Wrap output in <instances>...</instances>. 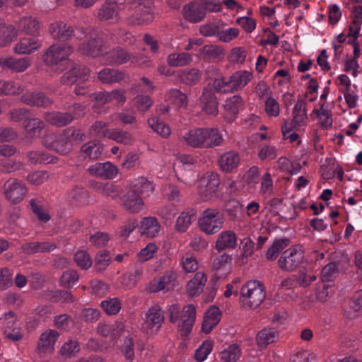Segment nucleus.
<instances>
[{
	"mask_svg": "<svg viewBox=\"0 0 362 362\" xmlns=\"http://www.w3.org/2000/svg\"><path fill=\"white\" fill-rule=\"evenodd\" d=\"M196 220V211L194 209L183 211L177 217L175 224L176 230L185 232L187 230L193 221Z\"/></svg>",
	"mask_w": 362,
	"mask_h": 362,
	"instance_id": "obj_44",
	"label": "nucleus"
},
{
	"mask_svg": "<svg viewBox=\"0 0 362 362\" xmlns=\"http://www.w3.org/2000/svg\"><path fill=\"white\" fill-rule=\"evenodd\" d=\"M166 100L177 107H185L187 105V97L178 89H171L165 95Z\"/></svg>",
	"mask_w": 362,
	"mask_h": 362,
	"instance_id": "obj_50",
	"label": "nucleus"
},
{
	"mask_svg": "<svg viewBox=\"0 0 362 362\" xmlns=\"http://www.w3.org/2000/svg\"><path fill=\"white\" fill-rule=\"evenodd\" d=\"M240 294L242 306L245 309H255L265 299V287L259 281H248L241 287Z\"/></svg>",
	"mask_w": 362,
	"mask_h": 362,
	"instance_id": "obj_3",
	"label": "nucleus"
},
{
	"mask_svg": "<svg viewBox=\"0 0 362 362\" xmlns=\"http://www.w3.org/2000/svg\"><path fill=\"white\" fill-rule=\"evenodd\" d=\"M177 278L176 274L172 271H166L163 275L154 278L149 284L148 289L151 293L160 291H169L173 288Z\"/></svg>",
	"mask_w": 362,
	"mask_h": 362,
	"instance_id": "obj_15",
	"label": "nucleus"
},
{
	"mask_svg": "<svg viewBox=\"0 0 362 362\" xmlns=\"http://www.w3.org/2000/svg\"><path fill=\"white\" fill-rule=\"evenodd\" d=\"M110 256L107 250H100L95 257V267L97 271H103L109 265Z\"/></svg>",
	"mask_w": 362,
	"mask_h": 362,
	"instance_id": "obj_64",
	"label": "nucleus"
},
{
	"mask_svg": "<svg viewBox=\"0 0 362 362\" xmlns=\"http://www.w3.org/2000/svg\"><path fill=\"white\" fill-rule=\"evenodd\" d=\"M241 356V349L237 344H232L227 346L220 354L221 360L223 362H236Z\"/></svg>",
	"mask_w": 362,
	"mask_h": 362,
	"instance_id": "obj_48",
	"label": "nucleus"
},
{
	"mask_svg": "<svg viewBox=\"0 0 362 362\" xmlns=\"http://www.w3.org/2000/svg\"><path fill=\"white\" fill-rule=\"evenodd\" d=\"M27 189L22 181L16 179H11L4 184V195L6 199L11 204H18L21 202L25 194Z\"/></svg>",
	"mask_w": 362,
	"mask_h": 362,
	"instance_id": "obj_11",
	"label": "nucleus"
},
{
	"mask_svg": "<svg viewBox=\"0 0 362 362\" xmlns=\"http://www.w3.org/2000/svg\"><path fill=\"white\" fill-rule=\"evenodd\" d=\"M56 248V244L49 241L28 242L23 243L21 246L23 252L26 255H33L39 252H50Z\"/></svg>",
	"mask_w": 362,
	"mask_h": 362,
	"instance_id": "obj_26",
	"label": "nucleus"
},
{
	"mask_svg": "<svg viewBox=\"0 0 362 362\" xmlns=\"http://www.w3.org/2000/svg\"><path fill=\"white\" fill-rule=\"evenodd\" d=\"M95 187L98 192L112 199H116L122 194V189L113 183L97 182Z\"/></svg>",
	"mask_w": 362,
	"mask_h": 362,
	"instance_id": "obj_47",
	"label": "nucleus"
},
{
	"mask_svg": "<svg viewBox=\"0 0 362 362\" xmlns=\"http://www.w3.org/2000/svg\"><path fill=\"white\" fill-rule=\"evenodd\" d=\"M103 40L95 35L91 37L87 42L81 44L79 50L83 54L96 57L103 55Z\"/></svg>",
	"mask_w": 362,
	"mask_h": 362,
	"instance_id": "obj_24",
	"label": "nucleus"
},
{
	"mask_svg": "<svg viewBox=\"0 0 362 362\" xmlns=\"http://www.w3.org/2000/svg\"><path fill=\"white\" fill-rule=\"evenodd\" d=\"M125 74L115 69L104 68L98 73V78L102 83L110 84L124 80Z\"/></svg>",
	"mask_w": 362,
	"mask_h": 362,
	"instance_id": "obj_34",
	"label": "nucleus"
},
{
	"mask_svg": "<svg viewBox=\"0 0 362 362\" xmlns=\"http://www.w3.org/2000/svg\"><path fill=\"white\" fill-rule=\"evenodd\" d=\"M103 57L110 65H121L129 62L131 53L125 49L117 46L103 54Z\"/></svg>",
	"mask_w": 362,
	"mask_h": 362,
	"instance_id": "obj_20",
	"label": "nucleus"
},
{
	"mask_svg": "<svg viewBox=\"0 0 362 362\" xmlns=\"http://www.w3.org/2000/svg\"><path fill=\"white\" fill-rule=\"evenodd\" d=\"M43 144L46 148L62 155L68 153L71 149V144L63 133L47 135L43 140Z\"/></svg>",
	"mask_w": 362,
	"mask_h": 362,
	"instance_id": "obj_14",
	"label": "nucleus"
},
{
	"mask_svg": "<svg viewBox=\"0 0 362 362\" xmlns=\"http://www.w3.org/2000/svg\"><path fill=\"white\" fill-rule=\"evenodd\" d=\"M165 320L162 308L155 304L150 307L145 314L144 327L151 333H157Z\"/></svg>",
	"mask_w": 362,
	"mask_h": 362,
	"instance_id": "obj_10",
	"label": "nucleus"
},
{
	"mask_svg": "<svg viewBox=\"0 0 362 362\" xmlns=\"http://www.w3.org/2000/svg\"><path fill=\"white\" fill-rule=\"evenodd\" d=\"M278 338L279 332L274 328H264L257 334L256 341L259 347L265 348Z\"/></svg>",
	"mask_w": 362,
	"mask_h": 362,
	"instance_id": "obj_38",
	"label": "nucleus"
},
{
	"mask_svg": "<svg viewBox=\"0 0 362 362\" xmlns=\"http://www.w3.org/2000/svg\"><path fill=\"white\" fill-rule=\"evenodd\" d=\"M48 31L54 40L66 41L75 36L74 28L62 21H56L50 23Z\"/></svg>",
	"mask_w": 362,
	"mask_h": 362,
	"instance_id": "obj_16",
	"label": "nucleus"
},
{
	"mask_svg": "<svg viewBox=\"0 0 362 362\" xmlns=\"http://www.w3.org/2000/svg\"><path fill=\"white\" fill-rule=\"evenodd\" d=\"M134 105L139 112H146L153 105V100L148 95H138L134 100Z\"/></svg>",
	"mask_w": 362,
	"mask_h": 362,
	"instance_id": "obj_62",
	"label": "nucleus"
},
{
	"mask_svg": "<svg viewBox=\"0 0 362 362\" xmlns=\"http://www.w3.org/2000/svg\"><path fill=\"white\" fill-rule=\"evenodd\" d=\"M144 205L142 197L132 189L122 197V206L124 209L130 214L139 213Z\"/></svg>",
	"mask_w": 362,
	"mask_h": 362,
	"instance_id": "obj_21",
	"label": "nucleus"
},
{
	"mask_svg": "<svg viewBox=\"0 0 362 362\" xmlns=\"http://www.w3.org/2000/svg\"><path fill=\"white\" fill-rule=\"evenodd\" d=\"M21 101L29 106L48 108L53 104V100L44 92L35 90L26 91L21 97Z\"/></svg>",
	"mask_w": 362,
	"mask_h": 362,
	"instance_id": "obj_12",
	"label": "nucleus"
},
{
	"mask_svg": "<svg viewBox=\"0 0 362 362\" xmlns=\"http://www.w3.org/2000/svg\"><path fill=\"white\" fill-rule=\"evenodd\" d=\"M17 33L36 36L40 28V22L31 16H21L15 21Z\"/></svg>",
	"mask_w": 362,
	"mask_h": 362,
	"instance_id": "obj_19",
	"label": "nucleus"
},
{
	"mask_svg": "<svg viewBox=\"0 0 362 362\" xmlns=\"http://www.w3.org/2000/svg\"><path fill=\"white\" fill-rule=\"evenodd\" d=\"M362 308V290H359L349 300L348 306L344 308V316L350 320L359 316V312Z\"/></svg>",
	"mask_w": 362,
	"mask_h": 362,
	"instance_id": "obj_33",
	"label": "nucleus"
},
{
	"mask_svg": "<svg viewBox=\"0 0 362 362\" xmlns=\"http://www.w3.org/2000/svg\"><path fill=\"white\" fill-rule=\"evenodd\" d=\"M45 124L43 121L39 118H29L23 124L24 129L29 137L35 138L40 135L42 130L44 129Z\"/></svg>",
	"mask_w": 362,
	"mask_h": 362,
	"instance_id": "obj_41",
	"label": "nucleus"
},
{
	"mask_svg": "<svg viewBox=\"0 0 362 362\" xmlns=\"http://www.w3.org/2000/svg\"><path fill=\"white\" fill-rule=\"evenodd\" d=\"M204 148L219 146L223 141V136L217 128L203 127Z\"/></svg>",
	"mask_w": 362,
	"mask_h": 362,
	"instance_id": "obj_32",
	"label": "nucleus"
},
{
	"mask_svg": "<svg viewBox=\"0 0 362 362\" xmlns=\"http://www.w3.org/2000/svg\"><path fill=\"white\" fill-rule=\"evenodd\" d=\"M237 245V236L233 230H223L218 236L216 241V249L222 251L234 249Z\"/></svg>",
	"mask_w": 362,
	"mask_h": 362,
	"instance_id": "obj_29",
	"label": "nucleus"
},
{
	"mask_svg": "<svg viewBox=\"0 0 362 362\" xmlns=\"http://www.w3.org/2000/svg\"><path fill=\"white\" fill-rule=\"evenodd\" d=\"M225 107L231 114H238L244 107L243 98L238 95H235L228 98L226 101Z\"/></svg>",
	"mask_w": 362,
	"mask_h": 362,
	"instance_id": "obj_58",
	"label": "nucleus"
},
{
	"mask_svg": "<svg viewBox=\"0 0 362 362\" xmlns=\"http://www.w3.org/2000/svg\"><path fill=\"white\" fill-rule=\"evenodd\" d=\"M184 17L192 23H197L202 21L205 17V12L199 2H191L184 6Z\"/></svg>",
	"mask_w": 362,
	"mask_h": 362,
	"instance_id": "obj_30",
	"label": "nucleus"
},
{
	"mask_svg": "<svg viewBox=\"0 0 362 362\" xmlns=\"http://www.w3.org/2000/svg\"><path fill=\"white\" fill-rule=\"evenodd\" d=\"M101 308L107 315H115L121 309L120 300L117 298H108L101 302Z\"/></svg>",
	"mask_w": 362,
	"mask_h": 362,
	"instance_id": "obj_61",
	"label": "nucleus"
},
{
	"mask_svg": "<svg viewBox=\"0 0 362 362\" xmlns=\"http://www.w3.org/2000/svg\"><path fill=\"white\" fill-rule=\"evenodd\" d=\"M132 189L135 190L141 197H147L153 192L154 187L153 183L146 177H141L136 180Z\"/></svg>",
	"mask_w": 362,
	"mask_h": 362,
	"instance_id": "obj_46",
	"label": "nucleus"
},
{
	"mask_svg": "<svg viewBox=\"0 0 362 362\" xmlns=\"http://www.w3.org/2000/svg\"><path fill=\"white\" fill-rule=\"evenodd\" d=\"M87 171L92 176L104 179H114L118 173V169L111 162L95 163L88 167Z\"/></svg>",
	"mask_w": 362,
	"mask_h": 362,
	"instance_id": "obj_17",
	"label": "nucleus"
},
{
	"mask_svg": "<svg viewBox=\"0 0 362 362\" xmlns=\"http://www.w3.org/2000/svg\"><path fill=\"white\" fill-rule=\"evenodd\" d=\"M224 216L217 209H206L198 221L200 230L206 235L218 233L223 226Z\"/></svg>",
	"mask_w": 362,
	"mask_h": 362,
	"instance_id": "obj_5",
	"label": "nucleus"
},
{
	"mask_svg": "<svg viewBox=\"0 0 362 362\" xmlns=\"http://www.w3.org/2000/svg\"><path fill=\"white\" fill-rule=\"evenodd\" d=\"M124 3H125L124 1ZM122 0H110L106 1L98 11V18L101 21H108L110 23H117L119 20V4H122Z\"/></svg>",
	"mask_w": 362,
	"mask_h": 362,
	"instance_id": "obj_13",
	"label": "nucleus"
},
{
	"mask_svg": "<svg viewBox=\"0 0 362 362\" xmlns=\"http://www.w3.org/2000/svg\"><path fill=\"white\" fill-rule=\"evenodd\" d=\"M107 138L124 145H130L134 140L130 132L119 128L111 129Z\"/></svg>",
	"mask_w": 362,
	"mask_h": 362,
	"instance_id": "obj_45",
	"label": "nucleus"
},
{
	"mask_svg": "<svg viewBox=\"0 0 362 362\" xmlns=\"http://www.w3.org/2000/svg\"><path fill=\"white\" fill-rule=\"evenodd\" d=\"M148 124L154 132L164 138H167L170 135L171 131L169 126L156 117L149 118L148 119Z\"/></svg>",
	"mask_w": 362,
	"mask_h": 362,
	"instance_id": "obj_51",
	"label": "nucleus"
},
{
	"mask_svg": "<svg viewBox=\"0 0 362 362\" xmlns=\"http://www.w3.org/2000/svg\"><path fill=\"white\" fill-rule=\"evenodd\" d=\"M168 313L169 314L170 321L172 323H177L180 321V323L178 324L180 335L182 337H187L191 332L195 322V307L189 304L184 306L182 309H181L177 304H172L168 306Z\"/></svg>",
	"mask_w": 362,
	"mask_h": 362,
	"instance_id": "obj_2",
	"label": "nucleus"
},
{
	"mask_svg": "<svg viewBox=\"0 0 362 362\" xmlns=\"http://www.w3.org/2000/svg\"><path fill=\"white\" fill-rule=\"evenodd\" d=\"M140 230L143 235L155 238L160 231V224L155 217H145L141 221Z\"/></svg>",
	"mask_w": 362,
	"mask_h": 362,
	"instance_id": "obj_35",
	"label": "nucleus"
},
{
	"mask_svg": "<svg viewBox=\"0 0 362 362\" xmlns=\"http://www.w3.org/2000/svg\"><path fill=\"white\" fill-rule=\"evenodd\" d=\"M63 134L66 136V139L71 144L72 147L74 143H79L83 141L85 138V134L82 130L79 129H75L74 127H69L63 131Z\"/></svg>",
	"mask_w": 362,
	"mask_h": 362,
	"instance_id": "obj_57",
	"label": "nucleus"
},
{
	"mask_svg": "<svg viewBox=\"0 0 362 362\" xmlns=\"http://www.w3.org/2000/svg\"><path fill=\"white\" fill-rule=\"evenodd\" d=\"M29 161L33 164H48L54 162V158L49 153L42 151H32L27 153Z\"/></svg>",
	"mask_w": 362,
	"mask_h": 362,
	"instance_id": "obj_53",
	"label": "nucleus"
},
{
	"mask_svg": "<svg viewBox=\"0 0 362 362\" xmlns=\"http://www.w3.org/2000/svg\"><path fill=\"white\" fill-rule=\"evenodd\" d=\"M202 109L208 115H216L218 112V101L211 88H204L200 98Z\"/></svg>",
	"mask_w": 362,
	"mask_h": 362,
	"instance_id": "obj_23",
	"label": "nucleus"
},
{
	"mask_svg": "<svg viewBox=\"0 0 362 362\" xmlns=\"http://www.w3.org/2000/svg\"><path fill=\"white\" fill-rule=\"evenodd\" d=\"M59 337V333L54 329H47L42 332L37 341V353L42 356L52 352Z\"/></svg>",
	"mask_w": 362,
	"mask_h": 362,
	"instance_id": "obj_18",
	"label": "nucleus"
},
{
	"mask_svg": "<svg viewBox=\"0 0 362 362\" xmlns=\"http://www.w3.org/2000/svg\"><path fill=\"white\" fill-rule=\"evenodd\" d=\"M234 92L244 88L252 78V74L245 70H240L230 76Z\"/></svg>",
	"mask_w": 362,
	"mask_h": 362,
	"instance_id": "obj_40",
	"label": "nucleus"
},
{
	"mask_svg": "<svg viewBox=\"0 0 362 362\" xmlns=\"http://www.w3.org/2000/svg\"><path fill=\"white\" fill-rule=\"evenodd\" d=\"M24 90V87L18 82L8 80L0 81V95H18Z\"/></svg>",
	"mask_w": 362,
	"mask_h": 362,
	"instance_id": "obj_49",
	"label": "nucleus"
},
{
	"mask_svg": "<svg viewBox=\"0 0 362 362\" xmlns=\"http://www.w3.org/2000/svg\"><path fill=\"white\" fill-rule=\"evenodd\" d=\"M71 46L56 43L51 45L43 55V60L47 65H57L59 62L65 61L72 52Z\"/></svg>",
	"mask_w": 362,
	"mask_h": 362,
	"instance_id": "obj_9",
	"label": "nucleus"
},
{
	"mask_svg": "<svg viewBox=\"0 0 362 362\" xmlns=\"http://www.w3.org/2000/svg\"><path fill=\"white\" fill-rule=\"evenodd\" d=\"M201 73L197 69H185L180 71L179 76L182 83L187 85L195 84L201 78Z\"/></svg>",
	"mask_w": 362,
	"mask_h": 362,
	"instance_id": "obj_54",
	"label": "nucleus"
},
{
	"mask_svg": "<svg viewBox=\"0 0 362 362\" xmlns=\"http://www.w3.org/2000/svg\"><path fill=\"white\" fill-rule=\"evenodd\" d=\"M306 102L302 99H298L294 105L291 122L285 120L281 127L282 133L284 136L293 130L296 131L298 127L305 126L307 122L308 115L306 110Z\"/></svg>",
	"mask_w": 362,
	"mask_h": 362,
	"instance_id": "obj_8",
	"label": "nucleus"
},
{
	"mask_svg": "<svg viewBox=\"0 0 362 362\" xmlns=\"http://www.w3.org/2000/svg\"><path fill=\"white\" fill-rule=\"evenodd\" d=\"M40 40L35 37L22 38L15 46L14 52L20 54H27L34 52L40 47Z\"/></svg>",
	"mask_w": 362,
	"mask_h": 362,
	"instance_id": "obj_31",
	"label": "nucleus"
},
{
	"mask_svg": "<svg viewBox=\"0 0 362 362\" xmlns=\"http://www.w3.org/2000/svg\"><path fill=\"white\" fill-rule=\"evenodd\" d=\"M193 60L192 55L186 52H175L167 57V62L170 66L181 67L189 64Z\"/></svg>",
	"mask_w": 362,
	"mask_h": 362,
	"instance_id": "obj_43",
	"label": "nucleus"
},
{
	"mask_svg": "<svg viewBox=\"0 0 362 362\" xmlns=\"http://www.w3.org/2000/svg\"><path fill=\"white\" fill-rule=\"evenodd\" d=\"M0 329L4 337L11 341H18L23 337L21 328L17 324V315L13 311L0 315Z\"/></svg>",
	"mask_w": 362,
	"mask_h": 362,
	"instance_id": "obj_7",
	"label": "nucleus"
},
{
	"mask_svg": "<svg viewBox=\"0 0 362 362\" xmlns=\"http://www.w3.org/2000/svg\"><path fill=\"white\" fill-rule=\"evenodd\" d=\"M240 157L238 152L229 151L223 153L218 158V163L223 172L233 173L238 167Z\"/></svg>",
	"mask_w": 362,
	"mask_h": 362,
	"instance_id": "obj_22",
	"label": "nucleus"
},
{
	"mask_svg": "<svg viewBox=\"0 0 362 362\" xmlns=\"http://www.w3.org/2000/svg\"><path fill=\"white\" fill-rule=\"evenodd\" d=\"M17 35V30L13 25L6 24L0 18V47L11 43Z\"/></svg>",
	"mask_w": 362,
	"mask_h": 362,
	"instance_id": "obj_39",
	"label": "nucleus"
},
{
	"mask_svg": "<svg viewBox=\"0 0 362 362\" xmlns=\"http://www.w3.org/2000/svg\"><path fill=\"white\" fill-rule=\"evenodd\" d=\"M79 275L76 270L68 269L63 272L59 282L61 286L66 288H70L77 284Z\"/></svg>",
	"mask_w": 362,
	"mask_h": 362,
	"instance_id": "obj_56",
	"label": "nucleus"
},
{
	"mask_svg": "<svg viewBox=\"0 0 362 362\" xmlns=\"http://www.w3.org/2000/svg\"><path fill=\"white\" fill-rule=\"evenodd\" d=\"M339 268L336 262H329L325 265L321 271V279L322 281H332L338 275Z\"/></svg>",
	"mask_w": 362,
	"mask_h": 362,
	"instance_id": "obj_60",
	"label": "nucleus"
},
{
	"mask_svg": "<svg viewBox=\"0 0 362 362\" xmlns=\"http://www.w3.org/2000/svg\"><path fill=\"white\" fill-rule=\"evenodd\" d=\"M206 276L204 273L198 272L187 284V291L190 296H196L201 293L205 286Z\"/></svg>",
	"mask_w": 362,
	"mask_h": 362,
	"instance_id": "obj_37",
	"label": "nucleus"
},
{
	"mask_svg": "<svg viewBox=\"0 0 362 362\" xmlns=\"http://www.w3.org/2000/svg\"><path fill=\"white\" fill-rule=\"evenodd\" d=\"M213 349V343L211 341H204L194 352V358L202 362L207 358Z\"/></svg>",
	"mask_w": 362,
	"mask_h": 362,
	"instance_id": "obj_63",
	"label": "nucleus"
},
{
	"mask_svg": "<svg viewBox=\"0 0 362 362\" xmlns=\"http://www.w3.org/2000/svg\"><path fill=\"white\" fill-rule=\"evenodd\" d=\"M89 73L90 70L88 67L82 65H76L63 74L60 79L61 83L63 85L76 83L74 93L77 95H88L98 103L103 104L108 103L107 92L90 93L88 86H81V83L88 81Z\"/></svg>",
	"mask_w": 362,
	"mask_h": 362,
	"instance_id": "obj_1",
	"label": "nucleus"
},
{
	"mask_svg": "<svg viewBox=\"0 0 362 362\" xmlns=\"http://www.w3.org/2000/svg\"><path fill=\"white\" fill-rule=\"evenodd\" d=\"M0 66L2 69H8L16 72H23L30 66V62L28 57H1Z\"/></svg>",
	"mask_w": 362,
	"mask_h": 362,
	"instance_id": "obj_27",
	"label": "nucleus"
},
{
	"mask_svg": "<svg viewBox=\"0 0 362 362\" xmlns=\"http://www.w3.org/2000/svg\"><path fill=\"white\" fill-rule=\"evenodd\" d=\"M44 118L49 124L62 127L69 124L74 120V117L70 112L52 111L46 112Z\"/></svg>",
	"mask_w": 362,
	"mask_h": 362,
	"instance_id": "obj_28",
	"label": "nucleus"
},
{
	"mask_svg": "<svg viewBox=\"0 0 362 362\" xmlns=\"http://www.w3.org/2000/svg\"><path fill=\"white\" fill-rule=\"evenodd\" d=\"M221 320V311L217 307H211L205 313L202 330L209 333Z\"/></svg>",
	"mask_w": 362,
	"mask_h": 362,
	"instance_id": "obj_36",
	"label": "nucleus"
},
{
	"mask_svg": "<svg viewBox=\"0 0 362 362\" xmlns=\"http://www.w3.org/2000/svg\"><path fill=\"white\" fill-rule=\"evenodd\" d=\"M259 192L264 197H269L274 193V184L272 175L266 172L261 177Z\"/></svg>",
	"mask_w": 362,
	"mask_h": 362,
	"instance_id": "obj_59",
	"label": "nucleus"
},
{
	"mask_svg": "<svg viewBox=\"0 0 362 362\" xmlns=\"http://www.w3.org/2000/svg\"><path fill=\"white\" fill-rule=\"evenodd\" d=\"M125 4L134 10V13L128 19L129 24L144 25L153 21L154 14L152 8L153 3L151 1L129 0Z\"/></svg>",
	"mask_w": 362,
	"mask_h": 362,
	"instance_id": "obj_4",
	"label": "nucleus"
},
{
	"mask_svg": "<svg viewBox=\"0 0 362 362\" xmlns=\"http://www.w3.org/2000/svg\"><path fill=\"white\" fill-rule=\"evenodd\" d=\"M81 156L84 158L90 159H98L103 153V148L98 142L95 141H89L83 145L81 147Z\"/></svg>",
	"mask_w": 362,
	"mask_h": 362,
	"instance_id": "obj_42",
	"label": "nucleus"
},
{
	"mask_svg": "<svg viewBox=\"0 0 362 362\" xmlns=\"http://www.w3.org/2000/svg\"><path fill=\"white\" fill-rule=\"evenodd\" d=\"M204 182H206L205 191L206 197H210L215 194L220 184L218 174L213 172L207 173Z\"/></svg>",
	"mask_w": 362,
	"mask_h": 362,
	"instance_id": "obj_55",
	"label": "nucleus"
},
{
	"mask_svg": "<svg viewBox=\"0 0 362 362\" xmlns=\"http://www.w3.org/2000/svg\"><path fill=\"white\" fill-rule=\"evenodd\" d=\"M182 141L193 148H204L203 128H194L182 134Z\"/></svg>",
	"mask_w": 362,
	"mask_h": 362,
	"instance_id": "obj_25",
	"label": "nucleus"
},
{
	"mask_svg": "<svg viewBox=\"0 0 362 362\" xmlns=\"http://www.w3.org/2000/svg\"><path fill=\"white\" fill-rule=\"evenodd\" d=\"M213 88L216 93H228L234 92L230 76L216 78L214 80Z\"/></svg>",
	"mask_w": 362,
	"mask_h": 362,
	"instance_id": "obj_52",
	"label": "nucleus"
},
{
	"mask_svg": "<svg viewBox=\"0 0 362 362\" xmlns=\"http://www.w3.org/2000/svg\"><path fill=\"white\" fill-rule=\"evenodd\" d=\"M305 260L304 251L301 245H296L284 251L278 260L279 268L285 272H293Z\"/></svg>",
	"mask_w": 362,
	"mask_h": 362,
	"instance_id": "obj_6",
	"label": "nucleus"
}]
</instances>
